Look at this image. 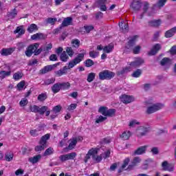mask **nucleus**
<instances>
[{
  "mask_svg": "<svg viewBox=\"0 0 176 176\" xmlns=\"http://www.w3.org/2000/svg\"><path fill=\"white\" fill-rule=\"evenodd\" d=\"M114 77L115 73L109 70H104L99 73V79H100V80H105V79L109 80Z\"/></svg>",
  "mask_w": 176,
  "mask_h": 176,
  "instance_id": "nucleus-4",
  "label": "nucleus"
},
{
  "mask_svg": "<svg viewBox=\"0 0 176 176\" xmlns=\"http://www.w3.org/2000/svg\"><path fill=\"white\" fill-rule=\"evenodd\" d=\"M76 144H78L76 142V139H72L71 142L69 144V146L66 148V149H69L70 151H72V149H74V148L76 146Z\"/></svg>",
  "mask_w": 176,
  "mask_h": 176,
  "instance_id": "nucleus-39",
  "label": "nucleus"
},
{
  "mask_svg": "<svg viewBox=\"0 0 176 176\" xmlns=\"http://www.w3.org/2000/svg\"><path fill=\"white\" fill-rule=\"evenodd\" d=\"M60 86V90H68L71 87V84L68 82H59Z\"/></svg>",
  "mask_w": 176,
  "mask_h": 176,
  "instance_id": "nucleus-36",
  "label": "nucleus"
},
{
  "mask_svg": "<svg viewBox=\"0 0 176 176\" xmlns=\"http://www.w3.org/2000/svg\"><path fill=\"white\" fill-rule=\"evenodd\" d=\"M23 72H16L13 74V79L14 80H20L23 76Z\"/></svg>",
  "mask_w": 176,
  "mask_h": 176,
  "instance_id": "nucleus-32",
  "label": "nucleus"
},
{
  "mask_svg": "<svg viewBox=\"0 0 176 176\" xmlns=\"http://www.w3.org/2000/svg\"><path fill=\"white\" fill-rule=\"evenodd\" d=\"M147 133L148 128L145 126H140L136 130V135L139 138L144 137V135H146Z\"/></svg>",
  "mask_w": 176,
  "mask_h": 176,
  "instance_id": "nucleus-11",
  "label": "nucleus"
},
{
  "mask_svg": "<svg viewBox=\"0 0 176 176\" xmlns=\"http://www.w3.org/2000/svg\"><path fill=\"white\" fill-rule=\"evenodd\" d=\"M41 159H42V155H41V154H38L34 157H29L28 162H30L32 164H35L38 163V162H39V160Z\"/></svg>",
  "mask_w": 176,
  "mask_h": 176,
  "instance_id": "nucleus-23",
  "label": "nucleus"
},
{
  "mask_svg": "<svg viewBox=\"0 0 176 176\" xmlns=\"http://www.w3.org/2000/svg\"><path fill=\"white\" fill-rule=\"evenodd\" d=\"M47 109H49V107H47V106H43L41 107H38V113L40 115H44L45 112H46Z\"/></svg>",
  "mask_w": 176,
  "mask_h": 176,
  "instance_id": "nucleus-49",
  "label": "nucleus"
},
{
  "mask_svg": "<svg viewBox=\"0 0 176 176\" xmlns=\"http://www.w3.org/2000/svg\"><path fill=\"white\" fill-rule=\"evenodd\" d=\"M120 98L124 104H130V102H133V101H134V97L129 95H122Z\"/></svg>",
  "mask_w": 176,
  "mask_h": 176,
  "instance_id": "nucleus-13",
  "label": "nucleus"
},
{
  "mask_svg": "<svg viewBox=\"0 0 176 176\" xmlns=\"http://www.w3.org/2000/svg\"><path fill=\"white\" fill-rule=\"evenodd\" d=\"M137 41V36H134L128 41V43L126 45V49H129V50H131L133 49L134 46H135V42Z\"/></svg>",
  "mask_w": 176,
  "mask_h": 176,
  "instance_id": "nucleus-18",
  "label": "nucleus"
},
{
  "mask_svg": "<svg viewBox=\"0 0 176 176\" xmlns=\"http://www.w3.org/2000/svg\"><path fill=\"white\" fill-rule=\"evenodd\" d=\"M54 82H56L55 78H48L44 81V85H46L47 86L49 85H52L54 83Z\"/></svg>",
  "mask_w": 176,
  "mask_h": 176,
  "instance_id": "nucleus-54",
  "label": "nucleus"
},
{
  "mask_svg": "<svg viewBox=\"0 0 176 176\" xmlns=\"http://www.w3.org/2000/svg\"><path fill=\"white\" fill-rule=\"evenodd\" d=\"M46 98H47V94H46V93H43L38 96L37 100L38 101L43 102L45 100H46Z\"/></svg>",
  "mask_w": 176,
  "mask_h": 176,
  "instance_id": "nucleus-47",
  "label": "nucleus"
},
{
  "mask_svg": "<svg viewBox=\"0 0 176 176\" xmlns=\"http://www.w3.org/2000/svg\"><path fill=\"white\" fill-rule=\"evenodd\" d=\"M85 54L86 51L83 50L82 53L78 54L74 59L69 62L68 66H67V69H71L72 68H74L75 65L79 64V63H80L81 61H83Z\"/></svg>",
  "mask_w": 176,
  "mask_h": 176,
  "instance_id": "nucleus-1",
  "label": "nucleus"
},
{
  "mask_svg": "<svg viewBox=\"0 0 176 176\" xmlns=\"http://www.w3.org/2000/svg\"><path fill=\"white\" fill-rule=\"evenodd\" d=\"M104 120H107V117L100 116L98 118H96V123H102V122H104Z\"/></svg>",
  "mask_w": 176,
  "mask_h": 176,
  "instance_id": "nucleus-61",
  "label": "nucleus"
},
{
  "mask_svg": "<svg viewBox=\"0 0 176 176\" xmlns=\"http://www.w3.org/2000/svg\"><path fill=\"white\" fill-rule=\"evenodd\" d=\"M6 160L7 162H11V160H13V153H8L6 154Z\"/></svg>",
  "mask_w": 176,
  "mask_h": 176,
  "instance_id": "nucleus-62",
  "label": "nucleus"
},
{
  "mask_svg": "<svg viewBox=\"0 0 176 176\" xmlns=\"http://www.w3.org/2000/svg\"><path fill=\"white\" fill-rule=\"evenodd\" d=\"M163 108H164V104L163 103H156L151 104L147 107L146 113L151 115V113L157 112V111H160V109H163Z\"/></svg>",
  "mask_w": 176,
  "mask_h": 176,
  "instance_id": "nucleus-3",
  "label": "nucleus"
},
{
  "mask_svg": "<svg viewBox=\"0 0 176 176\" xmlns=\"http://www.w3.org/2000/svg\"><path fill=\"white\" fill-rule=\"evenodd\" d=\"M61 108H62L61 105L58 104L53 108L52 112H54L55 115H57V113H59V112H60Z\"/></svg>",
  "mask_w": 176,
  "mask_h": 176,
  "instance_id": "nucleus-53",
  "label": "nucleus"
},
{
  "mask_svg": "<svg viewBox=\"0 0 176 176\" xmlns=\"http://www.w3.org/2000/svg\"><path fill=\"white\" fill-rule=\"evenodd\" d=\"M31 39H32V41L46 39V36L43 33H36L31 36Z\"/></svg>",
  "mask_w": 176,
  "mask_h": 176,
  "instance_id": "nucleus-22",
  "label": "nucleus"
},
{
  "mask_svg": "<svg viewBox=\"0 0 176 176\" xmlns=\"http://www.w3.org/2000/svg\"><path fill=\"white\" fill-rule=\"evenodd\" d=\"M129 163H130V158L127 157L124 160L123 164L122 165L120 169H119L118 173H122L123 170L129 166Z\"/></svg>",
  "mask_w": 176,
  "mask_h": 176,
  "instance_id": "nucleus-31",
  "label": "nucleus"
},
{
  "mask_svg": "<svg viewBox=\"0 0 176 176\" xmlns=\"http://www.w3.org/2000/svg\"><path fill=\"white\" fill-rule=\"evenodd\" d=\"M14 34H18V35L21 36L25 34V29H24L23 25H20L16 27V30L14 31Z\"/></svg>",
  "mask_w": 176,
  "mask_h": 176,
  "instance_id": "nucleus-24",
  "label": "nucleus"
},
{
  "mask_svg": "<svg viewBox=\"0 0 176 176\" xmlns=\"http://www.w3.org/2000/svg\"><path fill=\"white\" fill-rule=\"evenodd\" d=\"M136 124L139 125L140 122H138L137 120H133L129 122V127H135Z\"/></svg>",
  "mask_w": 176,
  "mask_h": 176,
  "instance_id": "nucleus-63",
  "label": "nucleus"
},
{
  "mask_svg": "<svg viewBox=\"0 0 176 176\" xmlns=\"http://www.w3.org/2000/svg\"><path fill=\"white\" fill-rule=\"evenodd\" d=\"M10 75H12L11 71H8V72H6L5 70L0 71V80H3L5 78L8 76H10Z\"/></svg>",
  "mask_w": 176,
  "mask_h": 176,
  "instance_id": "nucleus-25",
  "label": "nucleus"
},
{
  "mask_svg": "<svg viewBox=\"0 0 176 176\" xmlns=\"http://www.w3.org/2000/svg\"><path fill=\"white\" fill-rule=\"evenodd\" d=\"M67 71V66H64L63 69L54 72L55 76L60 78V76H63V75H67V74H68Z\"/></svg>",
  "mask_w": 176,
  "mask_h": 176,
  "instance_id": "nucleus-17",
  "label": "nucleus"
},
{
  "mask_svg": "<svg viewBox=\"0 0 176 176\" xmlns=\"http://www.w3.org/2000/svg\"><path fill=\"white\" fill-rule=\"evenodd\" d=\"M139 163H141V158L140 157H135L133 158V160L131 161V164H129L128 166V167L126 168V169H125V170L130 171V170H133V168H134V167H135V166L139 164Z\"/></svg>",
  "mask_w": 176,
  "mask_h": 176,
  "instance_id": "nucleus-10",
  "label": "nucleus"
},
{
  "mask_svg": "<svg viewBox=\"0 0 176 176\" xmlns=\"http://www.w3.org/2000/svg\"><path fill=\"white\" fill-rule=\"evenodd\" d=\"M126 72H130V67H124L120 71H118L117 72V75L118 76L124 75V74H126Z\"/></svg>",
  "mask_w": 176,
  "mask_h": 176,
  "instance_id": "nucleus-45",
  "label": "nucleus"
},
{
  "mask_svg": "<svg viewBox=\"0 0 176 176\" xmlns=\"http://www.w3.org/2000/svg\"><path fill=\"white\" fill-rule=\"evenodd\" d=\"M30 111L31 112H34V113H38L39 106H37V105L30 106Z\"/></svg>",
  "mask_w": 176,
  "mask_h": 176,
  "instance_id": "nucleus-58",
  "label": "nucleus"
},
{
  "mask_svg": "<svg viewBox=\"0 0 176 176\" xmlns=\"http://www.w3.org/2000/svg\"><path fill=\"white\" fill-rule=\"evenodd\" d=\"M176 34V27L172 28L165 32V38H173Z\"/></svg>",
  "mask_w": 176,
  "mask_h": 176,
  "instance_id": "nucleus-20",
  "label": "nucleus"
},
{
  "mask_svg": "<svg viewBox=\"0 0 176 176\" xmlns=\"http://www.w3.org/2000/svg\"><path fill=\"white\" fill-rule=\"evenodd\" d=\"M43 49V52H45V53H49V50H52V48L53 47L52 43H49L45 46L41 47Z\"/></svg>",
  "mask_w": 176,
  "mask_h": 176,
  "instance_id": "nucleus-40",
  "label": "nucleus"
},
{
  "mask_svg": "<svg viewBox=\"0 0 176 176\" xmlns=\"http://www.w3.org/2000/svg\"><path fill=\"white\" fill-rule=\"evenodd\" d=\"M54 153V149L52 147H50L45 150L43 156H50Z\"/></svg>",
  "mask_w": 176,
  "mask_h": 176,
  "instance_id": "nucleus-37",
  "label": "nucleus"
},
{
  "mask_svg": "<svg viewBox=\"0 0 176 176\" xmlns=\"http://www.w3.org/2000/svg\"><path fill=\"white\" fill-rule=\"evenodd\" d=\"M171 64V59L170 58H164L161 61H160V65H170Z\"/></svg>",
  "mask_w": 176,
  "mask_h": 176,
  "instance_id": "nucleus-38",
  "label": "nucleus"
},
{
  "mask_svg": "<svg viewBox=\"0 0 176 176\" xmlns=\"http://www.w3.org/2000/svg\"><path fill=\"white\" fill-rule=\"evenodd\" d=\"M38 47H39V43H35L34 44L30 45L25 52V56L27 57H31L34 53L35 54L36 50H37Z\"/></svg>",
  "mask_w": 176,
  "mask_h": 176,
  "instance_id": "nucleus-5",
  "label": "nucleus"
},
{
  "mask_svg": "<svg viewBox=\"0 0 176 176\" xmlns=\"http://www.w3.org/2000/svg\"><path fill=\"white\" fill-rule=\"evenodd\" d=\"M144 63L145 60L142 58H135V60L131 62L129 65L132 68H138V67H141Z\"/></svg>",
  "mask_w": 176,
  "mask_h": 176,
  "instance_id": "nucleus-8",
  "label": "nucleus"
},
{
  "mask_svg": "<svg viewBox=\"0 0 176 176\" xmlns=\"http://www.w3.org/2000/svg\"><path fill=\"white\" fill-rule=\"evenodd\" d=\"M142 3H141V1L140 0H133L131 5V8L133 9L135 12H138L140 9H141V5Z\"/></svg>",
  "mask_w": 176,
  "mask_h": 176,
  "instance_id": "nucleus-14",
  "label": "nucleus"
},
{
  "mask_svg": "<svg viewBox=\"0 0 176 176\" xmlns=\"http://www.w3.org/2000/svg\"><path fill=\"white\" fill-rule=\"evenodd\" d=\"M51 89H52V93H54V94L58 93V91H60V90H61V87L60 85V82L55 83L51 87Z\"/></svg>",
  "mask_w": 176,
  "mask_h": 176,
  "instance_id": "nucleus-27",
  "label": "nucleus"
},
{
  "mask_svg": "<svg viewBox=\"0 0 176 176\" xmlns=\"http://www.w3.org/2000/svg\"><path fill=\"white\" fill-rule=\"evenodd\" d=\"M101 155H102V158L103 157V159H107L109 157V156H111V151L107 150L104 151L103 153H102Z\"/></svg>",
  "mask_w": 176,
  "mask_h": 176,
  "instance_id": "nucleus-60",
  "label": "nucleus"
},
{
  "mask_svg": "<svg viewBox=\"0 0 176 176\" xmlns=\"http://www.w3.org/2000/svg\"><path fill=\"white\" fill-rule=\"evenodd\" d=\"M94 79H96V73H89L87 76V82H89V83L93 82V80H94Z\"/></svg>",
  "mask_w": 176,
  "mask_h": 176,
  "instance_id": "nucleus-43",
  "label": "nucleus"
},
{
  "mask_svg": "<svg viewBox=\"0 0 176 176\" xmlns=\"http://www.w3.org/2000/svg\"><path fill=\"white\" fill-rule=\"evenodd\" d=\"M151 4H149V2H145L143 6V12L140 14V19H142L144 18V14H145V13H146V12H148V10H149V6Z\"/></svg>",
  "mask_w": 176,
  "mask_h": 176,
  "instance_id": "nucleus-26",
  "label": "nucleus"
},
{
  "mask_svg": "<svg viewBox=\"0 0 176 176\" xmlns=\"http://www.w3.org/2000/svg\"><path fill=\"white\" fill-rule=\"evenodd\" d=\"M112 50H113V44H109L103 48V51L105 52V53H111Z\"/></svg>",
  "mask_w": 176,
  "mask_h": 176,
  "instance_id": "nucleus-42",
  "label": "nucleus"
},
{
  "mask_svg": "<svg viewBox=\"0 0 176 176\" xmlns=\"http://www.w3.org/2000/svg\"><path fill=\"white\" fill-rule=\"evenodd\" d=\"M119 27L123 31V32H127L129 31V25L126 23H119Z\"/></svg>",
  "mask_w": 176,
  "mask_h": 176,
  "instance_id": "nucleus-34",
  "label": "nucleus"
},
{
  "mask_svg": "<svg viewBox=\"0 0 176 176\" xmlns=\"http://www.w3.org/2000/svg\"><path fill=\"white\" fill-rule=\"evenodd\" d=\"M92 155V160L95 163H100L102 160V155L101 154L98 155V149L95 148Z\"/></svg>",
  "mask_w": 176,
  "mask_h": 176,
  "instance_id": "nucleus-12",
  "label": "nucleus"
},
{
  "mask_svg": "<svg viewBox=\"0 0 176 176\" xmlns=\"http://www.w3.org/2000/svg\"><path fill=\"white\" fill-rule=\"evenodd\" d=\"M160 24H162V21L160 19L148 21L149 27H159Z\"/></svg>",
  "mask_w": 176,
  "mask_h": 176,
  "instance_id": "nucleus-30",
  "label": "nucleus"
},
{
  "mask_svg": "<svg viewBox=\"0 0 176 176\" xmlns=\"http://www.w3.org/2000/svg\"><path fill=\"white\" fill-rule=\"evenodd\" d=\"M50 138V134L47 133L43 135L40 140V146H36L35 147L36 152H41L44 151L45 148H47V140Z\"/></svg>",
  "mask_w": 176,
  "mask_h": 176,
  "instance_id": "nucleus-2",
  "label": "nucleus"
},
{
  "mask_svg": "<svg viewBox=\"0 0 176 176\" xmlns=\"http://www.w3.org/2000/svg\"><path fill=\"white\" fill-rule=\"evenodd\" d=\"M60 60L63 61V63H67L69 57L67 54V52L64 51L60 54Z\"/></svg>",
  "mask_w": 176,
  "mask_h": 176,
  "instance_id": "nucleus-35",
  "label": "nucleus"
},
{
  "mask_svg": "<svg viewBox=\"0 0 176 176\" xmlns=\"http://www.w3.org/2000/svg\"><path fill=\"white\" fill-rule=\"evenodd\" d=\"M72 43L74 47H79V45H80V41L78 39H74L72 41Z\"/></svg>",
  "mask_w": 176,
  "mask_h": 176,
  "instance_id": "nucleus-64",
  "label": "nucleus"
},
{
  "mask_svg": "<svg viewBox=\"0 0 176 176\" xmlns=\"http://www.w3.org/2000/svg\"><path fill=\"white\" fill-rule=\"evenodd\" d=\"M66 53H67V54H68V56H69V57H72V56H74L75 52H74V50L72 49V47H67Z\"/></svg>",
  "mask_w": 176,
  "mask_h": 176,
  "instance_id": "nucleus-56",
  "label": "nucleus"
},
{
  "mask_svg": "<svg viewBox=\"0 0 176 176\" xmlns=\"http://www.w3.org/2000/svg\"><path fill=\"white\" fill-rule=\"evenodd\" d=\"M58 65H60V63L45 66L43 69L40 70V74H41L42 75H45V74H47V72L53 71L54 68L58 67Z\"/></svg>",
  "mask_w": 176,
  "mask_h": 176,
  "instance_id": "nucleus-7",
  "label": "nucleus"
},
{
  "mask_svg": "<svg viewBox=\"0 0 176 176\" xmlns=\"http://www.w3.org/2000/svg\"><path fill=\"white\" fill-rule=\"evenodd\" d=\"M76 157V153L73 152L68 154L61 155L59 156V160L64 163V162H67V160H74Z\"/></svg>",
  "mask_w": 176,
  "mask_h": 176,
  "instance_id": "nucleus-6",
  "label": "nucleus"
},
{
  "mask_svg": "<svg viewBox=\"0 0 176 176\" xmlns=\"http://www.w3.org/2000/svg\"><path fill=\"white\" fill-rule=\"evenodd\" d=\"M56 21H57V18H47L46 19V23H47V24H51L52 25H54Z\"/></svg>",
  "mask_w": 176,
  "mask_h": 176,
  "instance_id": "nucleus-55",
  "label": "nucleus"
},
{
  "mask_svg": "<svg viewBox=\"0 0 176 176\" xmlns=\"http://www.w3.org/2000/svg\"><path fill=\"white\" fill-rule=\"evenodd\" d=\"M133 54H140V52H141V46L137 45L133 47V49L131 50Z\"/></svg>",
  "mask_w": 176,
  "mask_h": 176,
  "instance_id": "nucleus-52",
  "label": "nucleus"
},
{
  "mask_svg": "<svg viewBox=\"0 0 176 176\" xmlns=\"http://www.w3.org/2000/svg\"><path fill=\"white\" fill-rule=\"evenodd\" d=\"M16 16H17V9L16 8H14L10 12H8L7 13V17H8V19H14Z\"/></svg>",
  "mask_w": 176,
  "mask_h": 176,
  "instance_id": "nucleus-28",
  "label": "nucleus"
},
{
  "mask_svg": "<svg viewBox=\"0 0 176 176\" xmlns=\"http://www.w3.org/2000/svg\"><path fill=\"white\" fill-rule=\"evenodd\" d=\"M94 149L95 148H91L88 151L84 159L85 163H87L91 157L93 158V153H94Z\"/></svg>",
  "mask_w": 176,
  "mask_h": 176,
  "instance_id": "nucleus-29",
  "label": "nucleus"
},
{
  "mask_svg": "<svg viewBox=\"0 0 176 176\" xmlns=\"http://www.w3.org/2000/svg\"><path fill=\"white\" fill-rule=\"evenodd\" d=\"M162 167L164 171H169V173H173L174 171V164H168V162L164 161L162 164Z\"/></svg>",
  "mask_w": 176,
  "mask_h": 176,
  "instance_id": "nucleus-9",
  "label": "nucleus"
},
{
  "mask_svg": "<svg viewBox=\"0 0 176 176\" xmlns=\"http://www.w3.org/2000/svg\"><path fill=\"white\" fill-rule=\"evenodd\" d=\"M89 57L91 58H96V57H98V55L100 54V52H95V51H91L89 52Z\"/></svg>",
  "mask_w": 176,
  "mask_h": 176,
  "instance_id": "nucleus-57",
  "label": "nucleus"
},
{
  "mask_svg": "<svg viewBox=\"0 0 176 176\" xmlns=\"http://www.w3.org/2000/svg\"><path fill=\"white\" fill-rule=\"evenodd\" d=\"M84 64L87 68H90V67H93L94 65V61L91 59H87L85 62Z\"/></svg>",
  "mask_w": 176,
  "mask_h": 176,
  "instance_id": "nucleus-44",
  "label": "nucleus"
},
{
  "mask_svg": "<svg viewBox=\"0 0 176 176\" xmlns=\"http://www.w3.org/2000/svg\"><path fill=\"white\" fill-rule=\"evenodd\" d=\"M63 28L68 27V25H72V17H66L63 19L61 25Z\"/></svg>",
  "mask_w": 176,
  "mask_h": 176,
  "instance_id": "nucleus-21",
  "label": "nucleus"
},
{
  "mask_svg": "<svg viewBox=\"0 0 176 176\" xmlns=\"http://www.w3.org/2000/svg\"><path fill=\"white\" fill-rule=\"evenodd\" d=\"M116 113V109H111L107 110L106 116H109L112 118V116H115V113Z\"/></svg>",
  "mask_w": 176,
  "mask_h": 176,
  "instance_id": "nucleus-48",
  "label": "nucleus"
},
{
  "mask_svg": "<svg viewBox=\"0 0 176 176\" xmlns=\"http://www.w3.org/2000/svg\"><path fill=\"white\" fill-rule=\"evenodd\" d=\"M162 49V45L159 43H156L153 46L151 50L148 52V56H155L159 50Z\"/></svg>",
  "mask_w": 176,
  "mask_h": 176,
  "instance_id": "nucleus-15",
  "label": "nucleus"
},
{
  "mask_svg": "<svg viewBox=\"0 0 176 176\" xmlns=\"http://www.w3.org/2000/svg\"><path fill=\"white\" fill-rule=\"evenodd\" d=\"M142 75V70L141 69H138L136 71L133 72L131 76L133 78H140Z\"/></svg>",
  "mask_w": 176,
  "mask_h": 176,
  "instance_id": "nucleus-41",
  "label": "nucleus"
},
{
  "mask_svg": "<svg viewBox=\"0 0 176 176\" xmlns=\"http://www.w3.org/2000/svg\"><path fill=\"white\" fill-rule=\"evenodd\" d=\"M130 135H131V133H130V131H127V132L122 133L120 137L121 138H122V140H126L130 138Z\"/></svg>",
  "mask_w": 176,
  "mask_h": 176,
  "instance_id": "nucleus-46",
  "label": "nucleus"
},
{
  "mask_svg": "<svg viewBox=\"0 0 176 176\" xmlns=\"http://www.w3.org/2000/svg\"><path fill=\"white\" fill-rule=\"evenodd\" d=\"M27 31L30 32V34H32V32H34L35 31H38V25L35 23L31 24L30 26H28Z\"/></svg>",
  "mask_w": 176,
  "mask_h": 176,
  "instance_id": "nucleus-33",
  "label": "nucleus"
},
{
  "mask_svg": "<svg viewBox=\"0 0 176 176\" xmlns=\"http://www.w3.org/2000/svg\"><path fill=\"white\" fill-rule=\"evenodd\" d=\"M107 111H108V108H107L105 107H100L98 112H100V113L103 115V116H107Z\"/></svg>",
  "mask_w": 176,
  "mask_h": 176,
  "instance_id": "nucleus-50",
  "label": "nucleus"
},
{
  "mask_svg": "<svg viewBox=\"0 0 176 176\" xmlns=\"http://www.w3.org/2000/svg\"><path fill=\"white\" fill-rule=\"evenodd\" d=\"M39 131H41V129L31 130L30 133L32 137H38L39 135Z\"/></svg>",
  "mask_w": 176,
  "mask_h": 176,
  "instance_id": "nucleus-51",
  "label": "nucleus"
},
{
  "mask_svg": "<svg viewBox=\"0 0 176 176\" xmlns=\"http://www.w3.org/2000/svg\"><path fill=\"white\" fill-rule=\"evenodd\" d=\"M148 146H142L138 149H136L133 153V156H137V155H144L146 152V148Z\"/></svg>",
  "mask_w": 176,
  "mask_h": 176,
  "instance_id": "nucleus-19",
  "label": "nucleus"
},
{
  "mask_svg": "<svg viewBox=\"0 0 176 176\" xmlns=\"http://www.w3.org/2000/svg\"><path fill=\"white\" fill-rule=\"evenodd\" d=\"M14 50H16V48L14 47L3 48L1 51V54L4 56H10Z\"/></svg>",
  "mask_w": 176,
  "mask_h": 176,
  "instance_id": "nucleus-16",
  "label": "nucleus"
},
{
  "mask_svg": "<svg viewBox=\"0 0 176 176\" xmlns=\"http://www.w3.org/2000/svg\"><path fill=\"white\" fill-rule=\"evenodd\" d=\"M28 104V99L24 98H22L21 100L19 102L20 107H25V105Z\"/></svg>",
  "mask_w": 176,
  "mask_h": 176,
  "instance_id": "nucleus-59",
  "label": "nucleus"
}]
</instances>
